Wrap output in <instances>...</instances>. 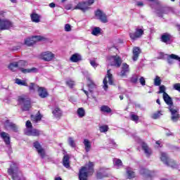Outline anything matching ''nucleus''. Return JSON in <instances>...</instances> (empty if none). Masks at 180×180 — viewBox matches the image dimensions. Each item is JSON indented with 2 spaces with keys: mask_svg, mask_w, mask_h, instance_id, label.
Wrapping results in <instances>:
<instances>
[{
  "mask_svg": "<svg viewBox=\"0 0 180 180\" xmlns=\"http://www.w3.org/2000/svg\"><path fill=\"white\" fill-rule=\"evenodd\" d=\"M8 174L12 176V179L13 180H26L22 172L19 170V165L14 162L11 163L10 168L8 169Z\"/></svg>",
  "mask_w": 180,
  "mask_h": 180,
  "instance_id": "1",
  "label": "nucleus"
},
{
  "mask_svg": "<svg viewBox=\"0 0 180 180\" xmlns=\"http://www.w3.org/2000/svg\"><path fill=\"white\" fill-rule=\"evenodd\" d=\"M94 174V163L89 162L86 167H82L79 171V180H88V176Z\"/></svg>",
  "mask_w": 180,
  "mask_h": 180,
  "instance_id": "2",
  "label": "nucleus"
},
{
  "mask_svg": "<svg viewBox=\"0 0 180 180\" xmlns=\"http://www.w3.org/2000/svg\"><path fill=\"white\" fill-rule=\"evenodd\" d=\"M17 63V67L18 68V70L22 72V74H30L32 72H37L38 70L36 68H32L31 69H25L24 67H26L27 65V62L25 60H19Z\"/></svg>",
  "mask_w": 180,
  "mask_h": 180,
  "instance_id": "3",
  "label": "nucleus"
},
{
  "mask_svg": "<svg viewBox=\"0 0 180 180\" xmlns=\"http://www.w3.org/2000/svg\"><path fill=\"white\" fill-rule=\"evenodd\" d=\"M161 161L164 162L167 167H171L172 168H178L179 166L175 163V161L169 159L168 157V155L165 153H161V157H160Z\"/></svg>",
  "mask_w": 180,
  "mask_h": 180,
  "instance_id": "4",
  "label": "nucleus"
},
{
  "mask_svg": "<svg viewBox=\"0 0 180 180\" xmlns=\"http://www.w3.org/2000/svg\"><path fill=\"white\" fill-rule=\"evenodd\" d=\"M18 102L21 105L22 110L25 112L32 108L30 100L25 96L18 97Z\"/></svg>",
  "mask_w": 180,
  "mask_h": 180,
  "instance_id": "5",
  "label": "nucleus"
},
{
  "mask_svg": "<svg viewBox=\"0 0 180 180\" xmlns=\"http://www.w3.org/2000/svg\"><path fill=\"white\" fill-rule=\"evenodd\" d=\"M11 27H13V23L11 20L8 18L0 19V30H9Z\"/></svg>",
  "mask_w": 180,
  "mask_h": 180,
  "instance_id": "6",
  "label": "nucleus"
},
{
  "mask_svg": "<svg viewBox=\"0 0 180 180\" xmlns=\"http://www.w3.org/2000/svg\"><path fill=\"white\" fill-rule=\"evenodd\" d=\"M168 109L171 113V120H172L174 123L179 120V109L176 108L175 106L168 107Z\"/></svg>",
  "mask_w": 180,
  "mask_h": 180,
  "instance_id": "7",
  "label": "nucleus"
},
{
  "mask_svg": "<svg viewBox=\"0 0 180 180\" xmlns=\"http://www.w3.org/2000/svg\"><path fill=\"white\" fill-rule=\"evenodd\" d=\"M108 82L110 85H114L113 75H112V74L110 73V70H108L107 71V75L103 82L104 91H108Z\"/></svg>",
  "mask_w": 180,
  "mask_h": 180,
  "instance_id": "8",
  "label": "nucleus"
},
{
  "mask_svg": "<svg viewBox=\"0 0 180 180\" xmlns=\"http://www.w3.org/2000/svg\"><path fill=\"white\" fill-rule=\"evenodd\" d=\"M108 60L112 61L111 65H114L119 68L122 65V58L119 56H112L108 58Z\"/></svg>",
  "mask_w": 180,
  "mask_h": 180,
  "instance_id": "9",
  "label": "nucleus"
},
{
  "mask_svg": "<svg viewBox=\"0 0 180 180\" xmlns=\"http://www.w3.org/2000/svg\"><path fill=\"white\" fill-rule=\"evenodd\" d=\"M42 39L43 37H41V36H34L31 38H27L25 40V44H26V46H33L34 43H37V41H40V40Z\"/></svg>",
  "mask_w": 180,
  "mask_h": 180,
  "instance_id": "10",
  "label": "nucleus"
},
{
  "mask_svg": "<svg viewBox=\"0 0 180 180\" xmlns=\"http://www.w3.org/2000/svg\"><path fill=\"white\" fill-rule=\"evenodd\" d=\"M143 33H144V31L142 29H136L135 32H130L129 33V37L131 39L134 41V40H137V39H140L141 36H143Z\"/></svg>",
  "mask_w": 180,
  "mask_h": 180,
  "instance_id": "11",
  "label": "nucleus"
},
{
  "mask_svg": "<svg viewBox=\"0 0 180 180\" xmlns=\"http://www.w3.org/2000/svg\"><path fill=\"white\" fill-rule=\"evenodd\" d=\"M96 17L97 19H99L102 23H108V16H106V14L103 13V11L97 10L96 11Z\"/></svg>",
  "mask_w": 180,
  "mask_h": 180,
  "instance_id": "12",
  "label": "nucleus"
},
{
  "mask_svg": "<svg viewBox=\"0 0 180 180\" xmlns=\"http://www.w3.org/2000/svg\"><path fill=\"white\" fill-rule=\"evenodd\" d=\"M96 17L97 19H99L102 23H108V16H106V14L103 13V11L97 10L96 11Z\"/></svg>",
  "mask_w": 180,
  "mask_h": 180,
  "instance_id": "13",
  "label": "nucleus"
},
{
  "mask_svg": "<svg viewBox=\"0 0 180 180\" xmlns=\"http://www.w3.org/2000/svg\"><path fill=\"white\" fill-rule=\"evenodd\" d=\"M24 133L25 134H26V136H34L35 137H37L41 134V131H40L39 130L32 128L30 129H25L24 130Z\"/></svg>",
  "mask_w": 180,
  "mask_h": 180,
  "instance_id": "14",
  "label": "nucleus"
},
{
  "mask_svg": "<svg viewBox=\"0 0 180 180\" xmlns=\"http://www.w3.org/2000/svg\"><path fill=\"white\" fill-rule=\"evenodd\" d=\"M79 11H82V12H86V11H88L89 9V7H88V4L85 1H81L77 4V5L73 8Z\"/></svg>",
  "mask_w": 180,
  "mask_h": 180,
  "instance_id": "15",
  "label": "nucleus"
},
{
  "mask_svg": "<svg viewBox=\"0 0 180 180\" xmlns=\"http://www.w3.org/2000/svg\"><path fill=\"white\" fill-rule=\"evenodd\" d=\"M41 58L44 61H51L54 58V53L51 51L44 52L41 55Z\"/></svg>",
  "mask_w": 180,
  "mask_h": 180,
  "instance_id": "16",
  "label": "nucleus"
},
{
  "mask_svg": "<svg viewBox=\"0 0 180 180\" xmlns=\"http://www.w3.org/2000/svg\"><path fill=\"white\" fill-rule=\"evenodd\" d=\"M34 147L36 148L38 154L40 155V157L44 158V157L46 156V152L44 151V149L41 148L40 143H39V142L34 143Z\"/></svg>",
  "mask_w": 180,
  "mask_h": 180,
  "instance_id": "17",
  "label": "nucleus"
},
{
  "mask_svg": "<svg viewBox=\"0 0 180 180\" xmlns=\"http://www.w3.org/2000/svg\"><path fill=\"white\" fill-rule=\"evenodd\" d=\"M4 126L6 129H11V130H13V131H15V133L18 131V126L13 122H10L9 120H6L4 122Z\"/></svg>",
  "mask_w": 180,
  "mask_h": 180,
  "instance_id": "18",
  "label": "nucleus"
},
{
  "mask_svg": "<svg viewBox=\"0 0 180 180\" xmlns=\"http://www.w3.org/2000/svg\"><path fill=\"white\" fill-rule=\"evenodd\" d=\"M163 99H164L165 103H167V105H168V108H170V106H174V103L172 102V98L169 96V95H168V94H167V93L163 94Z\"/></svg>",
  "mask_w": 180,
  "mask_h": 180,
  "instance_id": "19",
  "label": "nucleus"
},
{
  "mask_svg": "<svg viewBox=\"0 0 180 180\" xmlns=\"http://www.w3.org/2000/svg\"><path fill=\"white\" fill-rule=\"evenodd\" d=\"M0 136L7 146H9V144H11V136L8 135V133L2 131L0 134Z\"/></svg>",
  "mask_w": 180,
  "mask_h": 180,
  "instance_id": "20",
  "label": "nucleus"
},
{
  "mask_svg": "<svg viewBox=\"0 0 180 180\" xmlns=\"http://www.w3.org/2000/svg\"><path fill=\"white\" fill-rule=\"evenodd\" d=\"M169 9L168 8H160L158 10H156V14L159 18H162L163 15H167V13H169Z\"/></svg>",
  "mask_w": 180,
  "mask_h": 180,
  "instance_id": "21",
  "label": "nucleus"
},
{
  "mask_svg": "<svg viewBox=\"0 0 180 180\" xmlns=\"http://www.w3.org/2000/svg\"><path fill=\"white\" fill-rule=\"evenodd\" d=\"M141 148L142 150L144 151L146 157H150V155L153 153V151L151 150V148H150L148 146H147V143L143 142L141 143Z\"/></svg>",
  "mask_w": 180,
  "mask_h": 180,
  "instance_id": "22",
  "label": "nucleus"
},
{
  "mask_svg": "<svg viewBox=\"0 0 180 180\" xmlns=\"http://www.w3.org/2000/svg\"><path fill=\"white\" fill-rule=\"evenodd\" d=\"M52 113L56 119H60L63 116V111L58 107L53 108Z\"/></svg>",
  "mask_w": 180,
  "mask_h": 180,
  "instance_id": "23",
  "label": "nucleus"
},
{
  "mask_svg": "<svg viewBox=\"0 0 180 180\" xmlns=\"http://www.w3.org/2000/svg\"><path fill=\"white\" fill-rule=\"evenodd\" d=\"M108 170V169L105 168V167H101L100 169V172H98L97 173V178L98 179H102V178H105V176H108V174H106V171Z\"/></svg>",
  "mask_w": 180,
  "mask_h": 180,
  "instance_id": "24",
  "label": "nucleus"
},
{
  "mask_svg": "<svg viewBox=\"0 0 180 180\" xmlns=\"http://www.w3.org/2000/svg\"><path fill=\"white\" fill-rule=\"evenodd\" d=\"M37 92L40 98H44L49 96V93L47 92V90L45 88L39 87Z\"/></svg>",
  "mask_w": 180,
  "mask_h": 180,
  "instance_id": "25",
  "label": "nucleus"
},
{
  "mask_svg": "<svg viewBox=\"0 0 180 180\" xmlns=\"http://www.w3.org/2000/svg\"><path fill=\"white\" fill-rule=\"evenodd\" d=\"M83 144L84 146L86 153H89V151H91V148H92V143L85 139H84Z\"/></svg>",
  "mask_w": 180,
  "mask_h": 180,
  "instance_id": "26",
  "label": "nucleus"
},
{
  "mask_svg": "<svg viewBox=\"0 0 180 180\" xmlns=\"http://www.w3.org/2000/svg\"><path fill=\"white\" fill-rule=\"evenodd\" d=\"M140 49L139 47H134L133 49V57L132 60L134 61H137L139 60V56H140Z\"/></svg>",
  "mask_w": 180,
  "mask_h": 180,
  "instance_id": "27",
  "label": "nucleus"
},
{
  "mask_svg": "<svg viewBox=\"0 0 180 180\" xmlns=\"http://www.w3.org/2000/svg\"><path fill=\"white\" fill-rule=\"evenodd\" d=\"M176 60V61L179 60V56L178 55H175L174 53L171 55H167V63L168 64H174V60Z\"/></svg>",
  "mask_w": 180,
  "mask_h": 180,
  "instance_id": "28",
  "label": "nucleus"
},
{
  "mask_svg": "<svg viewBox=\"0 0 180 180\" xmlns=\"http://www.w3.org/2000/svg\"><path fill=\"white\" fill-rule=\"evenodd\" d=\"M129 71V65H127V63H122V68L120 72L121 77H124V75H126V74H127Z\"/></svg>",
  "mask_w": 180,
  "mask_h": 180,
  "instance_id": "29",
  "label": "nucleus"
},
{
  "mask_svg": "<svg viewBox=\"0 0 180 180\" xmlns=\"http://www.w3.org/2000/svg\"><path fill=\"white\" fill-rule=\"evenodd\" d=\"M161 40L163 43H171V34L165 33L161 37Z\"/></svg>",
  "mask_w": 180,
  "mask_h": 180,
  "instance_id": "30",
  "label": "nucleus"
},
{
  "mask_svg": "<svg viewBox=\"0 0 180 180\" xmlns=\"http://www.w3.org/2000/svg\"><path fill=\"white\" fill-rule=\"evenodd\" d=\"M88 86H89V92H94V89L96 88V85H95V83H94V81L91 79V78H88Z\"/></svg>",
  "mask_w": 180,
  "mask_h": 180,
  "instance_id": "31",
  "label": "nucleus"
},
{
  "mask_svg": "<svg viewBox=\"0 0 180 180\" xmlns=\"http://www.w3.org/2000/svg\"><path fill=\"white\" fill-rule=\"evenodd\" d=\"M70 61H72V63H78V61H81V55L79 53L72 55L70 57Z\"/></svg>",
  "mask_w": 180,
  "mask_h": 180,
  "instance_id": "32",
  "label": "nucleus"
},
{
  "mask_svg": "<svg viewBox=\"0 0 180 180\" xmlns=\"http://www.w3.org/2000/svg\"><path fill=\"white\" fill-rule=\"evenodd\" d=\"M31 120L34 123L40 122V120H41V115H40V112H38L36 115H31Z\"/></svg>",
  "mask_w": 180,
  "mask_h": 180,
  "instance_id": "33",
  "label": "nucleus"
},
{
  "mask_svg": "<svg viewBox=\"0 0 180 180\" xmlns=\"http://www.w3.org/2000/svg\"><path fill=\"white\" fill-rule=\"evenodd\" d=\"M8 70H10L11 71H13V72H15V71H17L18 70V63L13 62L10 63L8 65Z\"/></svg>",
  "mask_w": 180,
  "mask_h": 180,
  "instance_id": "34",
  "label": "nucleus"
},
{
  "mask_svg": "<svg viewBox=\"0 0 180 180\" xmlns=\"http://www.w3.org/2000/svg\"><path fill=\"white\" fill-rule=\"evenodd\" d=\"M63 164L65 168H68L70 167V156H68V155L63 157Z\"/></svg>",
  "mask_w": 180,
  "mask_h": 180,
  "instance_id": "35",
  "label": "nucleus"
},
{
  "mask_svg": "<svg viewBox=\"0 0 180 180\" xmlns=\"http://www.w3.org/2000/svg\"><path fill=\"white\" fill-rule=\"evenodd\" d=\"M39 88L40 87L34 83H30V84L29 86V89H30V91H31V92H34L35 91H39Z\"/></svg>",
  "mask_w": 180,
  "mask_h": 180,
  "instance_id": "36",
  "label": "nucleus"
},
{
  "mask_svg": "<svg viewBox=\"0 0 180 180\" xmlns=\"http://www.w3.org/2000/svg\"><path fill=\"white\" fill-rule=\"evenodd\" d=\"M77 113L79 117H84L85 116V109H84V108H79L77 110Z\"/></svg>",
  "mask_w": 180,
  "mask_h": 180,
  "instance_id": "37",
  "label": "nucleus"
},
{
  "mask_svg": "<svg viewBox=\"0 0 180 180\" xmlns=\"http://www.w3.org/2000/svg\"><path fill=\"white\" fill-rule=\"evenodd\" d=\"M127 174L129 179H132V178H134V176H136V174L134 173L133 170L129 168L127 169Z\"/></svg>",
  "mask_w": 180,
  "mask_h": 180,
  "instance_id": "38",
  "label": "nucleus"
},
{
  "mask_svg": "<svg viewBox=\"0 0 180 180\" xmlns=\"http://www.w3.org/2000/svg\"><path fill=\"white\" fill-rule=\"evenodd\" d=\"M31 19L32 22H34L35 23H39V22H40V18L39 17V15L36 13L31 15Z\"/></svg>",
  "mask_w": 180,
  "mask_h": 180,
  "instance_id": "39",
  "label": "nucleus"
},
{
  "mask_svg": "<svg viewBox=\"0 0 180 180\" xmlns=\"http://www.w3.org/2000/svg\"><path fill=\"white\" fill-rule=\"evenodd\" d=\"M15 84L21 85L22 86H27V82H26V80H22L20 79H16Z\"/></svg>",
  "mask_w": 180,
  "mask_h": 180,
  "instance_id": "40",
  "label": "nucleus"
},
{
  "mask_svg": "<svg viewBox=\"0 0 180 180\" xmlns=\"http://www.w3.org/2000/svg\"><path fill=\"white\" fill-rule=\"evenodd\" d=\"M68 141L70 147H72L73 148H75V147H77V144L75 143V140H74V138L69 137Z\"/></svg>",
  "mask_w": 180,
  "mask_h": 180,
  "instance_id": "41",
  "label": "nucleus"
},
{
  "mask_svg": "<svg viewBox=\"0 0 180 180\" xmlns=\"http://www.w3.org/2000/svg\"><path fill=\"white\" fill-rule=\"evenodd\" d=\"M101 28L96 27L92 30L91 34L93 36H99L101 34Z\"/></svg>",
  "mask_w": 180,
  "mask_h": 180,
  "instance_id": "42",
  "label": "nucleus"
},
{
  "mask_svg": "<svg viewBox=\"0 0 180 180\" xmlns=\"http://www.w3.org/2000/svg\"><path fill=\"white\" fill-rule=\"evenodd\" d=\"M101 111L104 112V113H110V112H112V109H110L108 105H103L101 108Z\"/></svg>",
  "mask_w": 180,
  "mask_h": 180,
  "instance_id": "43",
  "label": "nucleus"
},
{
  "mask_svg": "<svg viewBox=\"0 0 180 180\" xmlns=\"http://www.w3.org/2000/svg\"><path fill=\"white\" fill-rule=\"evenodd\" d=\"M114 165L116 168H119V167H122L123 165V163L122 162V160L120 159H114L113 160Z\"/></svg>",
  "mask_w": 180,
  "mask_h": 180,
  "instance_id": "44",
  "label": "nucleus"
},
{
  "mask_svg": "<svg viewBox=\"0 0 180 180\" xmlns=\"http://www.w3.org/2000/svg\"><path fill=\"white\" fill-rule=\"evenodd\" d=\"M161 77H160L159 76H155V79H154V85L155 86H160V85H161Z\"/></svg>",
  "mask_w": 180,
  "mask_h": 180,
  "instance_id": "45",
  "label": "nucleus"
},
{
  "mask_svg": "<svg viewBox=\"0 0 180 180\" xmlns=\"http://www.w3.org/2000/svg\"><path fill=\"white\" fill-rule=\"evenodd\" d=\"M66 85L69 86V88H74V85H75V82L71 79H68L65 82Z\"/></svg>",
  "mask_w": 180,
  "mask_h": 180,
  "instance_id": "46",
  "label": "nucleus"
},
{
  "mask_svg": "<svg viewBox=\"0 0 180 180\" xmlns=\"http://www.w3.org/2000/svg\"><path fill=\"white\" fill-rule=\"evenodd\" d=\"M131 120L133 122H135V123H137L139 122V116L136 114H134L133 112H131L130 114Z\"/></svg>",
  "mask_w": 180,
  "mask_h": 180,
  "instance_id": "47",
  "label": "nucleus"
},
{
  "mask_svg": "<svg viewBox=\"0 0 180 180\" xmlns=\"http://www.w3.org/2000/svg\"><path fill=\"white\" fill-rule=\"evenodd\" d=\"M109 130V127H108V125H104L102 127H100V131L101 133H106Z\"/></svg>",
  "mask_w": 180,
  "mask_h": 180,
  "instance_id": "48",
  "label": "nucleus"
},
{
  "mask_svg": "<svg viewBox=\"0 0 180 180\" xmlns=\"http://www.w3.org/2000/svg\"><path fill=\"white\" fill-rule=\"evenodd\" d=\"M140 174L141 175H150V171L147 169H141L140 170Z\"/></svg>",
  "mask_w": 180,
  "mask_h": 180,
  "instance_id": "49",
  "label": "nucleus"
},
{
  "mask_svg": "<svg viewBox=\"0 0 180 180\" xmlns=\"http://www.w3.org/2000/svg\"><path fill=\"white\" fill-rule=\"evenodd\" d=\"M162 115L160 111H158L152 115V119H158Z\"/></svg>",
  "mask_w": 180,
  "mask_h": 180,
  "instance_id": "50",
  "label": "nucleus"
},
{
  "mask_svg": "<svg viewBox=\"0 0 180 180\" xmlns=\"http://www.w3.org/2000/svg\"><path fill=\"white\" fill-rule=\"evenodd\" d=\"M167 88L164 86V85H161L160 87H159V91H158V94H167L165 92Z\"/></svg>",
  "mask_w": 180,
  "mask_h": 180,
  "instance_id": "51",
  "label": "nucleus"
},
{
  "mask_svg": "<svg viewBox=\"0 0 180 180\" xmlns=\"http://www.w3.org/2000/svg\"><path fill=\"white\" fill-rule=\"evenodd\" d=\"M74 8L75 7H73L72 4H68L65 6V9H66V11H71V9L74 11L75 10Z\"/></svg>",
  "mask_w": 180,
  "mask_h": 180,
  "instance_id": "52",
  "label": "nucleus"
},
{
  "mask_svg": "<svg viewBox=\"0 0 180 180\" xmlns=\"http://www.w3.org/2000/svg\"><path fill=\"white\" fill-rule=\"evenodd\" d=\"M173 89H174V91H178V92H180V83H176L173 84Z\"/></svg>",
  "mask_w": 180,
  "mask_h": 180,
  "instance_id": "53",
  "label": "nucleus"
},
{
  "mask_svg": "<svg viewBox=\"0 0 180 180\" xmlns=\"http://www.w3.org/2000/svg\"><path fill=\"white\" fill-rule=\"evenodd\" d=\"M110 146H111L112 148H116V147H117V144H116V142H115V141L111 139L110 140Z\"/></svg>",
  "mask_w": 180,
  "mask_h": 180,
  "instance_id": "54",
  "label": "nucleus"
},
{
  "mask_svg": "<svg viewBox=\"0 0 180 180\" xmlns=\"http://www.w3.org/2000/svg\"><path fill=\"white\" fill-rule=\"evenodd\" d=\"M0 19H6V12L4 11H0Z\"/></svg>",
  "mask_w": 180,
  "mask_h": 180,
  "instance_id": "55",
  "label": "nucleus"
},
{
  "mask_svg": "<svg viewBox=\"0 0 180 180\" xmlns=\"http://www.w3.org/2000/svg\"><path fill=\"white\" fill-rule=\"evenodd\" d=\"M25 126H26L25 129H28L29 130H30V129L33 127V126L32 125V122L29 120L26 122Z\"/></svg>",
  "mask_w": 180,
  "mask_h": 180,
  "instance_id": "56",
  "label": "nucleus"
},
{
  "mask_svg": "<svg viewBox=\"0 0 180 180\" xmlns=\"http://www.w3.org/2000/svg\"><path fill=\"white\" fill-rule=\"evenodd\" d=\"M131 81L134 84H137V82L139 81V77L137 75L132 77Z\"/></svg>",
  "mask_w": 180,
  "mask_h": 180,
  "instance_id": "57",
  "label": "nucleus"
},
{
  "mask_svg": "<svg viewBox=\"0 0 180 180\" xmlns=\"http://www.w3.org/2000/svg\"><path fill=\"white\" fill-rule=\"evenodd\" d=\"M139 82H140L141 85L144 86V85H146V79H144L143 77H141L139 78Z\"/></svg>",
  "mask_w": 180,
  "mask_h": 180,
  "instance_id": "58",
  "label": "nucleus"
},
{
  "mask_svg": "<svg viewBox=\"0 0 180 180\" xmlns=\"http://www.w3.org/2000/svg\"><path fill=\"white\" fill-rule=\"evenodd\" d=\"M90 64H91V66L93 67L94 68H96V67H98V64L95 60H90Z\"/></svg>",
  "mask_w": 180,
  "mask_h": 180,
  "instance_id": "59",
  "label": "nucleus"
},
{
  "mask_svg": "<svg viewBox=\"0 0 180 180\" xmlns=\"http://www.w3.org/2000/svg\"><path fill=\"white\" fill-rule=\"evenodd\" d=\"M65 32H71V25L70 24H66L65 25Z\"/></svg>",
  "mask_w": 180,
  "mask_h": 180,
  "instance_id": "60",
  "label": "nucleus"
},
{
  "mask_svg": "<svg viewBox=\"0 0 180 180\" xmlns=\"http://www.w3.org/2000/svg\"><path fill=\"white\" fill-rule=\"evenodd\" d=\"M94 2H95V0H88L87 1H86L88 8H89L91 5L94 4Z\"/></svg>",
  "mask_w": 180,
  "mask_h": 180,
  "instance_id": "61",
  "label": "nucleus"
},
{
  "mask_svg": "<svg viewBox=\"0 0 180 180\" xmlns=\"http://www.w3.org/2000/svg\"><path fill=\"white\" fill-rule=\"evenodd\" d=\"M136 6H144V4L143 3V1H137Z\"/></svg>",
  "mask_w": 180,
  "mask_h": 180,
  "instance_id": "62",
  "label": "nucleus"
},
{
  "mask_svg": "<svg viewBox=\"0 0 180 180\" xmlns=\"http://www.w3.org/2000/svg\"><path fill=\"white\" fill-rule=\"evenodd\" d=\"M49 6H50V8H56V4L51 3V4H49Z\"/></svg>",
  "mask_w": 180,
  "mask_h": 180,
  "instance_id": "63",
  "label": "nucleus"
},
{
  "mask_svg": "<svg viewBox=\"0 0 180 180\" xmlns=\"http://www.w3.org/2000/svg\"><path fill=\"white\" fill-rule=\"evenodd\" d=\"M83 92H84L85 95H86V96H88V91L84 89H82Z\"/></svg>",
  "mask_w": 180,
  "mask_h": 180,
  "instance_id": "64",
  "label": "nucleus"
}]
</instances>
